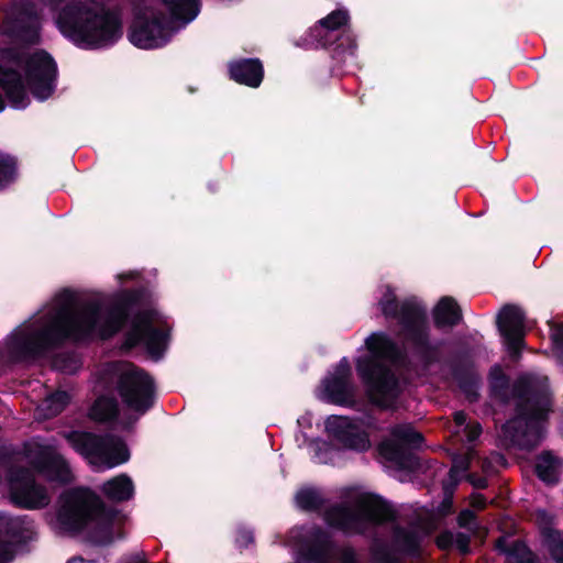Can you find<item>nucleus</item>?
<instances>
[{
	"instance_id": "f257e3e1",
	"label": "nucleus",
	"mask_w": 563,
	"mask_h": 563,
	"mask_svg": "<svg viewBox=\"0 0 563 563\" xmlns=\"http://www.w3.org/2000/svg\"><path fill=\"white\" fill-rule=\"evenodd\" d=\"M93 299L80 302L64 290L37 313L18 325L7 338L9 352L18 358L41 354L66 338H108L117 333L125 319L123 301Z\"/></svg>"
},
{
	"instance_id": "f03ea898",
	"label": "nucleus",
	"mask_w": 563,
	"mask_h": 563,
	"mask_svg": "<svg viewBox=\"0 0 563 563\" xmlns=\"http://www.w3.org/2000/svg\"><path fill=\"white\" fill-rule=\"evenodd\" d=\"M48 522L60 533L86 530L92 542L106 545L121 536L122 518L118 512L107 509L90 489L76 488L60 496L59 509Z\"/></svg>"
},
{
	"instance_id": "7ed1b4c3",
	"label": "nucleus",
	"mask_w": 563,
	"mask_h": 563,
	"mask_svg": "<svg viewBox=\"0 0 563 563\" xmlns=\"http://www.w3.org/2000/svg\"><path fill=\"white\" fill-rule=\"evenodd\" d=\"M49 8L59 32L81 48H103L122 36L118 15L82 2L53 0Z\"/></svg>"
},
{
	"instance_id": "20e7f679",
	"label": "nucleus",
	"mask_w": 563,
	"mask_h": 563,
	"mask_svg": "<svg viewBox=\"0 0 563 563\" xmlns=\"http://www.w3.org/2000/svg\"><path fill=\"white\" fill-rule=\"evenodd\" d=\"M23 71L0 68V85L5 90L11 106L24 109L29 104L26 89L37 99L45 100L52 96L56 86L57 67L53 58L45 52H34L15 63Z\"/></svg>"
},
{
	"instance_id": "39448f33",
	"label": "nucleus",
	"mask_w": 563,
	"mask_h": 563,
	"mask_svg": "<svg viewBox=\"0 0 563 563\" xmlns=\"http://www.w3.org/2000/svg\"><path fill=\"white\" fill-rule=\"evenodd\" d=\"M198 12L196 0H161L159 8L147 9L136 18L130 32V41L143 49L158 48L176 32V23L185 25Z\"/></svg>"
},
{
	"instance_id": "423d86ee",
	"label": "nucleus",
	"mask_w": 563,
	"mask_h": 563,
	"mask_svg": "<svg viewBox=\"0 0 563 563\" xmlns=\"http://www.w3.org/2000/svg\"><path fill=\"white\" fill-rule=\"evenodd\" d=\"M368 355L357 361V371L367 384L373 402L389 408L399 394V386L389 371V365L397 357V349L383 332L371 334L366 339Z\"/></svg>"
},
{
	"instance_id": "0eeeda50",
	"label": "nucleus",
	"mask_w": 563,
	"mask_h": 563,
	"mask_svg": "<svg viewBox=\"0 0 563 563\" xmlns=\"http://www.w3.org/2000/svg\"><path fill=\"white\" fill-rule=\"evenodd\" d=\"M520 384L527 389V397L520 405L518 417L507 421L503 431L511 442L532 448L542 437V422L550 410L548 378L529 374L521 378Z\"/></svg>"
},
{
	"instance_id": "6e6552de",
	"label": "nucleus",
	"mask_w": 563,
	"mask_h": 563,
	"mask_svg": "<svg viewBox=\"0 0 563 563\" xmlns=\"http://www.w3.org/2000/svg\"><path fill=\"white\" fill-rule=\"evenodd\" d=\"M65 438L89 464L100 470L113 468L130 460L126 444L118 437L74 431Z\"/></svg>"
},
{
	"instance_id": "1a4fd4ad",
	"label": "nucleus",
	"mask_w": 563,
	"mask_h": 563,
	"mask_svg": "<svg viewBox=\"0 0 563 563\" xmlns=\"http://www.w3.org/2000/svg\"><path fill=\"white\" fill-rule=\"evenodd\" d=\"M393 510L379 496L371 493H354L350 500L331 508L325 516L330 526L345 531H358L363 520L385 521Z\"/></svg>"
},
{
	"instance_id": "9d476101",
	"label": "nucleus",
	"mask_w": 563,
	"mask_h": 563,
	"mask_svg": "<svg viewBox=\"0 0 563 563\" xmlns=\"http://www.w3.org/2000/svg\"><path fill=\"white\" fill-rule=\"evenodd\" d=\"M378 305L384 316L399 318L406 339L417 345L426 343L428 330L426 311L415 300L399 303L390 286L385 285L380 287Z\"/></svg>"
},
{
	"instance_id": "9b49d317",
	"label": "nucleus",
	"mask_w": 563,
	"mask_h": 563,
	"mask_svg": "<svg viewBox=\"0 0 563 563\" xmlns=\"http://www.w3.org/2000/svg\"><path fill=\"white\" fill-rule=\"evenodd\" d=\"M4 495L13 505L27 510L43 509L52 500L48 489L23 470L10 472L4 484Z\"/></svg>"
},
{
	"instance_id": "f8f14e48",
	"label": "nucleus",
	"mask_w": 563,
	"mask_h": 563,
	"mask_svg": "<svg viewBox=\"0 0 563 563\" xmlns=\"http://www.w3.org/2000/svg\"><path fill=\"white\" fill-rule=\"evenodd\" d=\"M120 380V394L126 406L139 413H144L153 402V382L143 371L132 366H114L111 374Z\"/></svg>"
},
{
	"instance_id": "ddd939ff",
	"label": "nucleus",
	"mask_w": 563,
	"mask_h": 563,
	"mask_svg": "<svg viewBox=\"0 0 563 563\" xmlns=\"http://www.w3.org/2000/svg\"><path fill=\"white\" fill-rule=\"evenodd\" d=\"M27 457L33 467L51 481L67 483L71 479V470L65 459L57 453L54 445L31 443Z\"/></svg>"
},
{
	"instance_id": "4468645a",
	"label": "nucleus",
	"mask_w": 563,
	"mask_h": 563,
	"mask_svg": "<svg viewBox=\"0 0 563 563\" xmlns=\"http://www.w3.org/2000/svg\"><path fill=\"white\" fill-rule=\"evenodd\" d=\"M161 324L159 317L154 312H144L140 314L133 322L132 330L129 334V345L142 343L148 353L158 358L166 347L167 335L158 329Z\"/></svg>"
},
{
	"instance_id": "2eb2a0df",
	"label": "nucleus",
	"mask_w": 563,
	"mask_h": 563,
	"mask_svg": "<svg viewBox=\"0 0 563 563\" xmlns=\"http://www.w3.org/2000/svg\"><path fill=\"white\" fill-rule=\"evenodd\" d=\"M327 434L344 449L363 452L371 442L361 423L343 416H330L324 423Z\"/></svg>"
},
{
	"instance_id": "dca6fc26",
	"label": "nucleus",
	"mask_w": 563,
	"mask_h": 563,
	"mask_svg": "<svg viewBox=\"0 0 563 563\" xmlns=\"http://www.w3.org/2000/svg\"><path fill=\"white\" fill-rule=\"evenodd\" d=\"M421 442L422 435L410 426H397L391 430L390 438L382 442L379 454L395 466L405 467L406 449L419 448Z\"/></svg>"
},
{
	"instance_id": "f3484780",
	"label": "nucleus",
	"mask_w": 563,
	"mask_h": 563,
	"mask_svg": "<svg viewBox=\"0 0 563 563\" xmlns=\"http://www.w3.org/2000/svg\"><path fill=\"white\" fill-rule=\"evenodd\" d=\"M351 368L349 362L343 358L335 369L322 382L318 390L321 400L350 405L353 401V387L350 383Z\"/></svg>"
},
{
	"instance_id": "a211bd4d",
	"label": "nucleus",
	"mask_w": 563,
	"mask_h": 563,
	"mask_svg": "<svg viewBox=\"0 0 563 563\" xmlns=\"http://www.w3.org/2000/svg\"><path fill=\"white\" fill-rule=\"evenodd\" d=\"M497 323L508 352L517 355L523 345V312L518 307L507 306L499 312Z\"/></svg>"
},
{
	"instance_id": "6ab92c4d",
	"label": "nucleus",
	"mask_w": 563,
	"mask_h": 563,
	"mask_svg": "<svg viewBox=\"0 0 563 563\" xmlns=\"http://www.w3.org/2000/svg\"><path fill=\"white\" fill-rule=\"evenodd\" d=\"M40 19L31 8L12 9L1 25L4 34L33 41L37 37Z\"/></svg>"
},
{
	"instance_id": "aec40b11",
	"label": "nucleus",
	"mask_w": 563,
	"mask_h": 563,
	"mask_svg": "<svg viewBox=\"0 0 563 563\" xmlns=\"http://www.w3.org/2000/svg\"><path fill=\"white\" fill-rule=\"evenodd\" d=\"M230 75L236 82L258 87L263 79V66L257 59L234 62L230 65Z\"/></svg>"
},
{
	"instance_id": "412c9836",
	"label": "nucleus",
	"mask_w": 563,
	"mask_h": 563,
	"mask_svg": "<svg viewBox=\"0 0 563 563\" xmlns=\"http://www.w3.org/2000/svg\"><path fill=\"white\" fill-rule=\"evenodd\" d=\"M537 521L542 526L544 542L556 563H563V533L552 529L549 525L552 517L544 510L537 511Z\"/></svg>"
},
{
	"instance_id": "4be33fe9",
	"label": "nucleus",
	"mask_w": 563,
	"mask_h": 563,
	"mask_svg": "<svg viewBox=\"0 0 563 563\" xmlns=\"http://www.w3.org/2000/svg\"><path fill=\"white\" fill-rule=\"evenodd\" d=\"M101 492L113 501H125L134 496L135 487L129 475L120 474L104 482Z\"/></svg>"
},
{
	"instance_id": "5701e85b",
	"label": "nucleus",
	"mask_w": 563,
	"mask_h": 563,
	"mask_svg": "<svg viewBox=\"0 0 563 563\" xmlns=\"http://www.w3.org/2000/svg\"><path fill=\"white\" fill-rule=\"evenodd\" d=\"M437 327H453L460 322L462 313L456 301L451 297H443L439 300L432 311Z\"/></svg>"
},
{
	"instance_id": "b1692460",
	"label": "nucleus",
	"mask_w": 563,
	"mask_h": 563,
	"mask_svg": "<svg viewBox=\"0 0 563 563\" xmlns=\"http://www.w3.org/2000/svg\"><path fill=\"white\" fill-rule=\"evenodd\" d=\"M0 532H7L21 540H27L35 533V525L27 516L13 518L0 514Z\"/></svg>"
},
{
	"instance_id": "393cba45",
	"label": "nucleus",
	"mask_w": 563,
	"mask_h": 563,
	"mask_svg": "<svg viewBox=\"0 0 563 563\" xmlns=\"http://www.w3.org/2000/svg\"><path fill=\"white\" fill-rule=\"evenodd\" d=\"M70 396L66 391H56L47 396L36 408L40 419H48L60 413L69 404Z\"/></svg>"
},
{
	"instance_id": "a878e982",
	"label": "nucleus",
	"mask_w": 563,
	"mask_h": 563,
	"mask_svg": "<svg viewBox=\"0 0 563 563\" xmlns=\"http://www.w3.org/2000/svg\"><path fill=\"white\" fill-rule=\"evenodd\" d=\"M561 466L562 463L558 457L550 453H544L539 456L536 471L541 481L552 484L558 481Z\"/></svg>"
},
{
	"instance_id": "bb28decb",
	"label": "nucleus",
	"mask_w": 563,
	"mask_h": 563,
	"mask_svg": "<svg viewBox=\"0 0 563 563\" xmlns=\"http://www.w3.org/2000/svg\"><path fill=\"white\" fill-rule=\"evenodd\" d=\"M117 411V402L113 398L99 397L91 406L89 417L96 421H106L115 417Z\"/></svg>"
},
{
	"instance_id": "cd10ccee",
	"label": "nucleus",
	"mask_w": 563,
	"mask_h": 563,
	"mask_svg": "<svg viewBox=\"0 0 563 563\" xmlns=\"http://www.w3.org/2000/svg\"><path fill=\"white\" fill-rule=\"evenodd\" d=\"M309 451L311 456L318 463H333L338 455V450H335L331 444L327 443L322 440H312L309 442Z\"/></svg>"
},
{
	"instance_id": "c85d7f7f",
	"label": "nucleus",
	"mask_w": 563,
	"mask_h": 563,
	"mask_svg": "<svg viewBox=\"0 0 563 563\" xmlns=\"http://www.w3.org/2000/svg\"><path fill=\"white\" fill-rule=\"evenodd\" d=\"M455 434L465 433L467 441L472 442L481 434V426L476 422L466 424L465 413L462 411L454 415V429Z\"/></svg>"
},
{
	"instance_id": "c756f323",
	"label": "nucleus",
	"mask_w": 563,
	"mask_h": 563,
	"mask_svg": "<svg viewBox=\"0 0 563 563\" xmlns=\"http://www.w3.org/2000/svg\"><path fill=\"white\" fill-rule=\"evenodd\" d=\"M295 500L299 508L311 510L321 504V495L313 488H302L296 494Z\"/></svg>"
},
{
	"instance_id": "7c9ffc66",
	"label": "nucleus",
	"mask_w": 563,
	"mask_h": 563,
	"mask_svg": "<svg viewBox=\"0 0 563 563\" xmlns=\"http://www.w3.org/2000/svg\"><path fill=\"white\" fill-rule=\"evenodd\" d=\"M347 18V13L343 10L333 11L320 21L319 26H317L316 30L320 33L323 31L336 30L346 23Z\"/></svg>"
},
{
	"instance_id": "2f4dec72",
	"label": "nucleus",
	"mask_w": 563,
	"mask_h": 563,
	"mask_svg": "<svg viewBox=\"0 0 563 563\" xmlns=\"http://www.w3.org/2000/svg\"><path fill=\"white\" fill-rule=\"evenodd\" d=\"M506 563H534L532 553L523 543H515L507 552Z\"/></svg>"
},
{
	"instance_id": "473e14b6",
	"label": "nucleus",
	"mask_w": 563,
	"mask_h": 563,
	"mask_svg": "<svg viewBox=\"0 0 563 563\" xmlns=\"http://www.w3.org/2000/svg\"><path fill=\"white\" fill-rule=\"evenodd\" d=\"M15 164L12 158L0 154V189L13 181Z\"/></svg>"
},
{
	"instance_id": "72a5a7b5",
	"label": "nucleus",
	"mask_w": 563,
	"mask_h": 563,
	"mask_svg": "<svg viewBox=\"0 0 563 563\" xmlns=\"http://www.w3.org/2000/svg\"><path fill=\"white\" fill-rule=\"evenodd\" d=\"M420 541V537L417 533L398 531L396 536V542L400 550L412 552L417 549Z\"/></svg>"
},
{
	"instance_id": "f704fd0d",
	"label": "nucleus",
	"mask_w": 563,
	"mask_h": 563,
	"mask_svg": "<svg viewBox=\"0 0 563 563\" xmlns=\"http://www.w3.org/2000/svg\"><path fill=\"white\" fill-rule=\"evenodd\" d=\"M471 457L466 456H455L453 460V465L450 471V477L453 481H457L460 476L468 468Z\"/></svg>"
},
{
	"instance_id": "c9c22d12",
	"label": "nucleus",
	"mask_w": 563,
	"mask_h": 563,
	"mask_svg": "<svg viewBox=\"0 0 563 563\" xmlns=\"http://www.w3.org/2000/svg\"><path fill=\"white\" fill-rule=\"evenodd\" d=\"M551 339L559 360L563 363V325H555L551 329Z\"/></svg>"
},
{
	"instance_id": "e433bc0d",
	"label": "nucleus",
	"mask_w": 563,
	"mask_h": 563,
	"mask_svg": "<svg viewBox=\"0 0 563 563\" xmlns=\"http://www.w3.org/2000/svg\"><path fill=\"white\" fill-rule=\"evenodd\" d=\"M489 376L494 388H501L506 383V377L499 366H494Z\"/></svg>"
},
{
	"instance_id": "4c0bfd02",
	"label": "nucleus",
	"mask_w": 563,
	"mask_h": 563,
	"mask_svg": "<svg viewBox=\"0 0 563 563\" xmlns=\"http://www.w3.org/2000/svg\"><path fill=\"white\" fill-rule=\"evenodd\" d=\"M454 543L453 547H455L461 553H467L468 552V542L470 538L468 536L464 533H454Z\"/></svg>"
},
{
	"instance_id": "58836bf2",
	"label": "nucleus",
	"mask_w": 563,
	"mask_h": 563,
	"mask_svg": "<svg viewBox=\"0 0 563 563\" xmlns=\"http://www.w3.org/2000/svg\"><path fill=\"white\" fill-rule=\"evenodd\" d=\"M14 556V548L11 543H0V563H9Z\"/></svg>"
},
{
	"instance_id": "ea45409f",
	"label": "nucleus",
	"mask_w": 563,
	"mask_h": 563,
	"mask_svg": "<svg viewBox=\"0 0 563 563\" xmlns=\"http://www.w3.org/2000/svg\"><path fill=\"white\" fill-rule=\"evenodd\" d=\"M459 523L461 527L472 529L474 526V514L471 510H464L459 517Z\"/></svg>"
},
{
	"instance_id": "a19ab883",
	"label": "nucleus",
	"mask_w": 563,
	"mask_h": 563,
	"mask_svg": "<svg viewBox=\"0 0 563 563\" xmlns=\"http://www.w3.org/2000/svg\"><path fill=\"white\" fill-rule=\"evenodd\" d=\"M453 539H454V533L445 532V533H442L438 538L437 543L442 549L451 548V547H453V543H454Z\"/></svg>"
},
{
	"instance_id": "79ce46f5",
	"label": "nucleus",
	"mask_w": 563,
	"mask_h": 563,
	"mask_svg": "<svg viewBox=\"0 0 563 563\" xmlns=\"http://www.w3.org/2000/svg\"><path fill=\"white\" fill-rule=\"evenodd\" d=\"M120 563H146L144 554L136 553L124 558Z\"/></svg>"
},
{
	"instance_id": "37998d69",
	"label": "nucleus",
	"mask_w": 563,
	"mask_h": 563,
	"mask_svg": "<svg viewBox=\"0 0 563 563\" xmlns=\"http://www.w3.org/2000/svg\"><path fill=\"white\" fill-rule=\"evenodd\" d=\"M252 541V533L250 531H242L240 538L238 539V542L241 545H246L249 542Z\"/></svg>"
},
{
	"instance_id": "c03bdc74",
	"label": "nucleus",
	"mask_w": 563,
	"mask_h": 563,
	"mask_svg": "<svg viewBox=\"0 0 563 563\" xmlns=\"http://www.w3.org/2000/svg\"><path fill=\"white\" fill-rule=\"evenodd\" d=\"M373 556L378 562H382V563L388 562V558L385 554L379 553L378 545H375V548L373 549Z\"/></svg>"
},
{
	"instance_id": "a18cd8bd",
	"label": "nucleus",
	"mask_w": 563,
	"mask_h": 563,
	"mask_svg": "<svg viewBox=\"0 0 563 563\" xmlns=\"http://www.w3.org/2000/svg\"><path fill=\"white\" fill-rule=\"evenodd\" d=\"M342 563H356L354 560V553L350 550L344 551L342 554Z\"/></svg>"
},
{
	"instance_id": "49530a36",
	"label": "nucleus",
	"mask_w": 563,
	"mask_h": 563,
	"mask_svg": "<svg viewBox=\"0 0 563 563\" xmlns=\"http://www.w3.org/2000/svg\"><path fill=\"white\" fill-rule=\"evenodd\" d=\"M472 505L474 507L481 508L484 505V500H483V498L481 496H476V497L473 498Z\"/></svg>"
},
{
	"instance_id": "de8ad7c7",
	"label": "nucleus",
	"mask_w": 563,
	"mask_h": 563,
	"mask_svg": "<svg viewBox=\"0 0 563 563\" xmlns=\"http://www.w3.org/2000/svg\"><path fill=\"white\" fill-rule=\"evenodd\" d=\"M322 537H323V534H322L321 532L316 531V532H313V533L310 536V538H311V540H310V541H313V542H321V541H322Z\"/></svg>"
},
{
	"instance_id": "09e8293b",
	"label": "nucleus",
	"mask_w": 563,
	"mask_h": 563,
	"mask_svg": "<svg viewBox=\"0 0 563 563\" xmlns=\"http://www.w3.org/2000/svg\"><path fill=\"white\" fill-rule=\"evenodd\" d=\"M67 563H98L96 561H86L82 558H73Z\"/></svg>"
},
{
	"instance_id": "8fccbe9b",
	"label": "nucleus",
	"mask_w": 563,
	"mask_h": 563,
	"mask_svg": "<svg viewBox=\"0 0 563 563\" xmlns=\"http://www.w3.org/2000/svg\"><path fill=\"white\" fill-rule=\"evenodd\" d=\"M477 487H485V481L484 479H479L476 484H475Z\"/></svg>"
},
{
	"instance_id": "3c124183",
	"label": "nucleus",
	"mask_w": 563,
	"mask_h": 563,
	"mask_svg": "<svg viewBox=\"0 0 563 563\" xmlns=\"http://www.w3.org/2000/svg\"><path fill=\"white\" fill-rule=\"evenodd\" d=\"M305 421H306V417H302V418L298 419V423L299 424H302Z\"/></svg>"
}]
</instances>
